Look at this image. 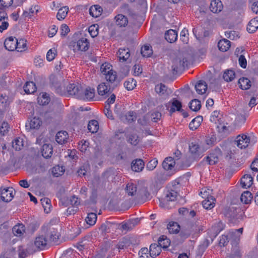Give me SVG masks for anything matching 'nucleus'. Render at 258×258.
I'll return each mask as SVG.
<instances>
[{"label": "nucleus", "mask_w": 258, "mask_h": 258, "mask_svg": "<svg viewBox=\"0 0 258 258\" xmlns=\"http://www.w3.org/2000/svg\"><path fill=\"white\" fill-rule=\"evenodd\" d=\"M41 153L43 157L46 159L50 158L53 153V148L49 144H44L42 147Z\"/></svg>", "instance_id": "obj_18"}, {"label": "nucleus", "mask_w": 258, "mask_h": 258, "mask_svg": "<svg viewBox=\"0 0 258 258\" xmlns=\"http://www.w3.org/2000/svg\"><path fill=\"white\" fill-rule=\"evenodd\" d=\"M72 46L74 51H86L89 48L90 43L87 38L83 37L73 42Z\"/></svg>", "instance_id": "obj_3"}, {"label": "nucleus", "mask_w": 258, "mask_h": 258, "mask_svg": "<svg viewBox=\"0 0 258 258\" xmlns=\"http://www.w3.org/2000/svg\"><path fill=\"white\" fill-rule=\"evenodd\" d=\"M252 183L253 178L250 174H245L241 179V184L243 187H249Z\"/></svg>", "instance_id": "obj_26"}, {"label": "nucleus", "mask_w": 258, "mask_h": 258, "mask_svg": "<svg viewBox=\"0 0 258 258\" xmlns=\"http://www.w3.org/2000/svg\"><path fill=\"white\" fill-rule=\"evenodd\" d=\"M177 196V192L174 190L171 189L170 190H168L165 197L164 200L166 202L175 201L176 200Z\"/></svg>", "instance_id": "obj_41"}, {"label": "nucleus", "mask_w": 258, "mask_h": 258, "mask_svg": "<svg viewBox=\"0 0 258 258\" xmlns=\"http://www.w3.org/2000/svg\"><path fill=\"white\" fill-rule=\"evenodd\" d=\"M83 88L79 84H70L67 88V93L79 99L81 93L82 92Z\"/></svg>", "instance_id": "obj_5"}, {"label": "nucleus", "mask_w": 258, "mask_h": 258, "mask_svg": "<svg viewBox=\"0 0 258 258\" xmlns=\"http://www.w3.org/2000/svg\"><path fill=\"white\" fill-rule=\"evenodd\" d=\"M182 104L181 102L178 101L176 98L172 99V104L171 108L169 111L171 113L174 112L175 111H181Z\"/></svg>", "instance_id": "obj_36"}, {"label": "nucleus", "mask_w": 258, "mask_h": 258, "mask_svg": "<svg viewBox=\"0 0 258 258\" xmlns=\"http://www.w3.org/2000/svg\"><path fill=\"white\" fill-rule=\"evenodd\" d=\"M42 228L43 231L46 233L47 236H49L50 241L53 242L57 241L59 236V234L57 229L51 225L44 226Z\"/></svg>", "instance_id": "obj_6"}, {"label": "nucleus", "mask_w": 258, "mask_h": 258, "mask_svg": "<svg viewBox=\"0 0 258 258\" xmlns=\"http://www.w3.org/2000/svg\"><path fill=\"white\" fill-rule=\"evenodd\" d=\"M97 215L94 213H90L88 214V216L86 217L85 220L86 223L90 225H94L96 222L97 220Z\"/></svg>", "instance_id": "obj_50"}, {"label": "nucleus", "mask_w": 258, "mask_h": 258, "mask_svg": "<svg viewBox=\"0 0 258 258\" xmlns=\"http://www.w3.org/2000/svg\"><path fill=\"white\" fill-rule=\"evenodd\" d=\"M36 250L34 249L32 244H28L27 247L20 245L18 247V252L19 258H26L33 254Z\"/></svg>", "instance_id": "obj_4"}, {"label": "nucleus", "mask_w": 258, "mask_h": 258, "mask_svg": "<svg viewBox=\"0 0 258 258\" xmlns=\"http://www.w3.org/2000/svg\"><path fill=\"white\" fill-rule=\"evenodd\" d=\"M187 60L185 57L179 58L177 57L173 60V64L172 66V70L173 73H176L178 70L184 68L187 65Z\"/></svg>", "instance_id": "obj_7"}, {"label": "nucleus", "mask_w": 258, "mask_h": 258, "mask_svg": "<svg viewBox=\"0 0 258 258\" xmlns=\"http://www.w3.org/2000/svg\"><path fill=\"white\" fill-rule=\"evenodd\" d=\"M155 90L160 96H167L171 93L170 90L168 89L164 84L162 83L156 85Z\"/></svg>", "instance_id": "obj_19"}, {"label": "nucleus", "mask_w": 258, "mask_h": 258, "mask_svg": "<svg viewBox=\"0 0 258 258\" xmlns=\"http://www.w3.org/2000/svg\"><path fill=\"white\" fill-rule=\"evenodd\" d=\"M161 251V249L158 244L152 243L150 246V255L154 257L158 255Z\"/></svg>", "instance_id": "obj_31"}, {"label": "nucleus", "mask_w": 258, "mask_h": 258, "mask_svg": "<svg viewBox=\"0 0 258 258\" xmlns=\"http://www.w3.org/2000/svg\"><path fill=\"white\" fill-rule=\"evenodd\" d=\"M10 128L9 124L7 122H3L0 127V134L3 136L5 135L9 132Z\"/></svg>", "instance_id": "obj_63"}, {"label": "nucleus", "mask_w": 258, "mask_h": 258, "mask_svg": "<svg viewBox=\"0 0 258 258\" xmlns=\"http://www.w3.org/2000/svg\"><path fill=\"white\" fill-rule=\"evenodd\" d=\"M52 89L54 90L56 93L60 95H64L66 94L64 89L61 86L59 82H56V84L52 88Z\"/></svg>", "instance_id": "obj_56"}, {"label": "nucleus", "mask_w": 258, "mask_h": 258, "mask_svg": "<svg viewBox=\"0 0 258 258\" xmlns=\"http://www.w3.org/2000/svg\"><path fill=\"white\" fill-rule=\"evenodd\" d=\"M95 96V90L91 88H83L79 99L90 101Z\"/></svg>", "instance_id": "obj_11"}, {"label": "nucleus", "mask_w": 258, "mask_h": 258, "mask_svg": "<svg viewBox=\"0 0 258 258\" xmlns=\"http://www.w3.org/2000/svg\"><path fill=\"white\" fill-rule=\"evenodd\" d=\"M23 145V140L20 138H16L12 144L13 148L17 151L20 150Z\"/></svg>", "instance_id": "obj_52"}, {"label": "nucleus", "mask_w": 258, "mask_h": 258, "mask_svg": "<svg viewBox=\"0 0 258 258\" xmlns=\"http://www.w3.org/2000/svg\"><path fill=\"white\" fill-rule=\"evenodd\" d=\"M217 152H219V151L210 153L208 156L204 158V160L207 162L210 165H214L216 164L219 161V158L218 156L214 153Z\"/></svg>", "instance_id": "obj_32"}, {"label": "nucleus", "mask_w": 258, "mask_h": 258, "mask_svg": "<svg viewBox=\"0 0 258 258\" xmlns=\"http://www.w3.org/2000/svg\"><path fill=\"white\" fill-rule=\"evenodd\" d=\"M246 120L244 115L242 114L238 115L235 118V125L237 126H239L243 124Z\"/></svg>", "instance_id": "obj_60"}, {"label": "nucleus", "mask_w": 258, "mask_h": 258, "mask_svg": "<svg viewBox=\"0 0 258 258\" xmlns=\"http://www.w3.org/2000/svg\"><path fill=\"white\" fill-rule=\"evenodd\" d=\"M215 199L212 196L207 197V198L202 202L203 207L206 209H211L215 205Z\"/></svg>", "instance_id": "obj_27"}, {"label": "nucleus", "mask_w": 258, "mask_h": 258, "mask_svg": "<svg viewBox=\"0 0 258 258\" xmlns=\"http://www.w3.org/2000/svg\"><path fill=\"white\" fill-rule=\"evenodd\" d=\"M34 244L38 250H43L47 246V240L45 236L39 235L35 238Z\"/></svg>", "instance_id": "obj_12"}, {"label": "nucleus", "mask_w": 258, "mask_h": 258, "mask_svg": "<svg viewBox=\"0 0 258 258\" xmlns=\"http://www.w3.org/2000/svg\"><path fill=\"white\" fill-rule=\"evenodd\" d=\"M223 78L226 82H230L235 78V72L232 70H227L224 72Z\"/></svg>", "instance_id": "obj_51"}, {"label": "nucleus", "mask_w": 258, "mask_h": 258, "mask_svg": "<svg viewBox=\"0 0 258 258\" xmlns=\"http://www.w3.org/2000/svg\"><path fill=\"white\" fill-rule=\"evenodd\" d=\"M158 164V160L156 159L151 160L146 165V169L149 171L153 170Z\"/></svg>", "instance_id": "obj_57"}, {"label": "nucleus", "mask_w": 258, "mask_h": 258, "mask_svg": "<svg viewBox=\"0 0 258 258\" xmlns=\"http://www.w3.org/2000/svg\"><path fill=\"white\" fill-rule=\"evenodd\" d=\"M13 190V188L11 187L3 189L1 191V198L2 200L6 202H10L14 197Z\"/></svg>", "instance_id": "obj_13"}, {"label": "nucleus", "mask_w": 258, "mask_h": 258, "mask_svg": "<svg viewBox=\"0 0 258 258\" xmlns=\"http://www.w3.org/2000/svg\"><path fill=\"white\" fill-rule=\"evenodd\" d=\"M4 45L6 49L9 51H13L17 48L16 39L13 37L7 38L4 42Z\"/></svg>", "instance_id": "obj_15"}, {"label": "nucleus", "mask_w": 258, "mask_h": 258, "mask_svg": "<svg viewBox=\"0 0 258 258\" xmlns=\"http://www.w3.org/2000/svg\"><path fill=\"white\" fill-rule=\"evenodd\" d=\"M195 89L198 94H203L207 89V85L205 81L200 80L195 85Z\"/></svg>", "instance_id": "obj_23"}, {"label": "nucleus", "mask_w": 258, "mask_h": 258, "mask_svg": "<svg viewBox=\"0 0 258 258\" xmlns=\"http://www.w3.org/2000/svg\"><path fill=\"white\" fill-rule=\"evenodd\" d=\"M124 86L127 90H132L136 86V81L134 79H128L124 82Z\"/></svg>", "instance_id": "obj_53"}, {"label": "nucleus", "mask_w": 258, "mask_h": 258, "mask_svg": "<svg viewBox=\"0 0 258 258\" xmlns=\"http://www.w3.org/2000/svg\"><path fill=\"white\" fill-rule=\"evenodd\" d=\"M42 205L44 208V211L46 213H48L49 211H47L46 208H48L49 209L50 207V200L48 198H43L41 200Z\"/></svg>", "instance_id": "obj_64"}, {"label": "nucleus", "mask_w": 258, "mask_h": 258, "mask_svg": "<svg viewBox=\"0 0 258 258\" xmlns=\"http://www.w3.org/2000/svg\"><path fill=\"white\" fill-rule=\"evenodd\" d=\"M167 229L170 233L176 234L179 232L180 226L177 222L172 221L167 225Z\"/></svg>", "instance_id": "obj_37"}, {"label": "nucleus", "mask_w": 258, "mask_h": 258, "mask_svg": "<svg viewBox=\"0 0 258 258\" xmlns=\"http://www.w3.org/2000/svg\"><path fill=\"white\" fill-rule=\"evenodd\" d=\"M189 107L192 111H198L201 107V102L198 99H193L190 102Z\"/></svg>", "instance_id": "obj_48"}, {"label": "nucleus", "mask_w": 258, "mask_h": 258, "mask_svg": "<svg viewBox=\"0 0 258 258\" xmlns=\"http://www.w3.org/2000/svg\"><path fill=\"white\" fill-rule=\"evenodd\" d=\"M88 129L92 133H96L99 129L98 122L96 120H90L88 124Z\"/></svg>", "instance_id": "obj_43"}, {"label": "nucleus", "mask_w": 258, "mask_h": 258, "mask_svg": "<svg viewBox=\"0 0 258 258\" xmlns=\"http://www.w3.org/2000/svg\"><path fill=\"white\" fill-rule=\"evenodd\" d=\"M175 162L174 159L171 157L166 158L162 163L163 168L166 171H170V175L173 174L175 172L174 169Z\"/></svg>", "instance_id": "obj_10"}, {"label": "nucleus", "mask_w": 258, "mask_h": 258, "mask_svg": "<svg viewBox=\"0 0 258 258\" xmlns=\"http://www.w3.org/2000/svg\"><path fill=\"white\" fill-rule=\"evenodd\" d=\"M137 188L133 183H128L126 186V191L128 196H133L137 193Z\"/></svg>", "instance_id": "obj_47"}, {"label": "nucleus", "mask_w": 258, "mask_h": 258, "mask_svg": "<svg viewBox=\"0 0 258 258\" xmlns=\"http://www.w3.org/2000/svg\"><path fill=\"white\" fill-rule=\"evenodd\" d=\"M110 91V87L107 86L105 83L100 84L97 87L98 93L99 95H108Z\"/></svg>", "instance_id": "obj_25"}, {"label": "nucleus", "mask_w": 258, "mask_h": 258, "mask_svg": "<svg viewBox=\"0 0 258 258\" xmlns=\"http://www.w3.org/2000/svg\"><path fill=\"white\" fill-rule=\"evenodd\" d=\"M177 32L173 29L168 30L165 34V39L170 43L174 42L177 39Z\"/></svg>", "instance_id": "obj_20"}, {"label": "nucleus", "mask_w": 258, "mask_h": 258, "mask_svg": "<svg viewBox=\"0 0 258 258\" xmlns=\"http://www.w3.org/2000/svg\"><path fill=\"white\" fill-rule=\"evenodd\" d=\"M105 79L111 83H118L120 81L117 78L116 72L113 70L105 76Z\"/></svg>", "instance_id": "obj_45"}, {"label": "nucleus", "mask_w": 258, "mask_h": 258, "mask_svg": "<svg viewBox=\"0 0 258 258\" xmlns=\"http://www.w3.org/2000/svg\"><path fill=\"white\" fill-rule=\"evenodd\" d=\"M236 142L237 147L240 149H245L251 143L250 137L244 134L238 135L236 137Z\"/></svg>", "instance_id": "obj_8"}, {"label": "nucleus", "mask_w": 258, "mask_h": 258, "mask_svg": "<svg viewBox=\"0 0 258 258\" xmlns=\"http://www.w3.org/2000/svg\"><path fill=\"white\" fill-rule=\"evenodd\" d=\"M239 87L242 90L248 89L251 86L250 81L247 78L242 77L238 80Z\"/></svg>", "instance_id": "obj_33"}, {"label": "nucleus", "mask_w": 258, "mask_h": 258, "mask_svg": "<svg viewBox=\"0 0 258 258\" xmlns=\"http://www.w3.org/2000/svg\"><path fill=\"white\" fill-rule=\"evenodd\" d=\"M205 150L204 148L196 142H191L189 144V152L195 160H198L201 158L203 153Z\"/></svg>", "instance_id": "obj_2"}, {"label": "nucleus", "mask_w": 258, "mask_h": 258, "mask_svg": "<svg viewBox=\"0 0 258 258\" xmlns=\"http://www.w3.org/2000/svg\"><path fill=\"white\" fill-rule=\"evenodd\" d=\"M253 197L251 193L249 191H244L241 195L240 200L244 204H248L250 203Z\"/></svg>", "instance_id": "obj_39"}, {"label": "nucleus", "mask_w": 258, "mask_h": 258, "mask_svg": "<svg viewBox=\"0 0 258 258\" xmlns=\"http://www.w3.org/2000/svg\"><path fill=\"white\" fill-rule=\"evenodd\" d=\"M136 117V113L134 111H129L125 115V118L128 123L135 121Z\"/></svg>", "instance_id": "obj_58"}, {"label": "nucleus", "mask_w": 258, "mask_h": 258, "mask_svg": "<svg viewBox=\"0 0 258 258\" xmlns=\"http://www.w3.org/2000/svg\"><path fill=\"white\" fill-rule=\"evenodd\" d=\"M138 195L139 198H141L143 200L146 201L150 198V193L148 191V187L146 186H143L141 188H139Z\"/></svg>", "instance_id": "obj_24"}, {"label": "nucleus", "mask_w": 258, "mask_h": 258, "mask_svg": "<svg viewBox=\"0 0 258 258\" xmlns=\"http://www.w3.org/2000/svg\"><path fill=\"white\" fill-rule=\"evenodd\" d=\"M17 50L19 52H22L26 49L27 44L26 40L24 39H17Z\"/></svg>", "instance_id": "obj_44"}, {"label": "nucleus", "mask_w": 258, "mask_h": 258, "mask_svg": "<svg viewBox=\"0 0 258 258\" xmlns=\"http://www.w3.org/2000/svg\"><path fill=\"white\" fill-rule=\"evenodd\" d=\"M68 137V134L66 131H59L56 135L55 140L58 144L62 145L67 141Z\"/></svg>", "instance_id": "obj_21"}, {"label": "nucleus", "mask_w": 258, "mask_h": 258, "mask_svg": "<svg viewBox=\"0 0 258 258\" xmlns=\"http://www.w3.org/2000/svg\"><path fill=\"white\" fill-rule=\"evenodd\" d=\"M223 8V4L220 0H213L211 1L210 9L213 13H219L222 10Z\"/></svg>", "instance_id": "obj_17"}, {"label": "nucleus", "mask_w": 258, "mask_h": 258, "mask_svg": "<svg viewBox=\"0 0 258 258\" xmlns=\"http://www.w3.org/2000/svg\"><path fill=\"white\" fill-rule=\"evenodd\" d=\"M49 102V98L47 94H43L41 97H38V102L40 104L44 105L47 104Z\"/></svg>", "instance_id": "obj_62"}, {"label": "nucleus", "mask_w": 258, "mask_h": 258, "mask_svg": "<svg viewBox=\"0 0 258 258\" xmlns=\"http://www.w3.org/2000/svg\"><path fill=\"white\" fill-rule=\"evenodd\" d=\"M100 70L102 73L105 76L113 70L112 66L108 63H103L101 66Z\"/></svg>", "instance_id": "obj_54"}, {"label": "nucleus", "mask_w": 258, "mask_h": 258, "mask_svg": "<svg viewBox=\"0 0 258 258\" xmlns=\"http://www.w3.org/2000/svg\"><path fill=\"white\" fill-rule=\"evenodd\" d=\"M24 90L27 94L34 93L36 91L35 84L33 82H27L24 86Z\"/></svg>", "instance_id": "obj_35"}, {"label": "nucleus", "mask_w": 258, "mask_h": 258, "mask_svg": "<svg viewBox=\"0 0 258 258\" xmlns=\"http://www.w3.org/2000/svg\"><path fill=\"white\" fill-rule=\"evenodd\" d=\"M12 232L16 236H23L26 232L25 226L22 223H18L13 227Z\"/></svg>", "instance_id": "obj_16"}, {"label": "nucleus", "mask_w": 258, "mask_h": 258, "mask_svg": "<svg viewBox=\"0 0 258 258\" xmlns=\"http://www.w3.org/2000/svg\"><path fill=\"white\" fill-rule=\"evenodd\" d=\"M141 53L143 57H148L151 56L153 53L152 47L149 45H145L142 47Z\"/></svg>", "instance_id": "obj_42"}, {"label": "nucleus", "mask_w": 258, "mask_h": 258, "mask_svg": "<svg viewBox=\"0 0 258 258\" xmlns=\"http://www.w3.org/2000/svg\"><path fill=\"white\" fill-rule=\"evenodd\" d=\"M41 124L42 121L39 118L34 117L30 121V128L31 129H38L41 126Z\"/></svg>", "instance_id": "obj_46"}, {"label": "nucleus", "mask_w": 258, "mask_h": 258, "mask_svg": "<svg viewBox=\"0 0 258 258\" xmlns=\"http://www.w3.org/2000/svg\"><path fill=\"white\" fill-rule=\"evenodd\" d=\"M116 24L119 27H125L128 24L127 18L122 14H118L115 17Z\"/></svg>", "instance_id": "obj_29"}, {"label": "nucleus", "mask_w": 258, "mask_h": 258, "mask_svg": "<svg viewBox=\"0 0 258 258\" xmlns=\"http://www.w3.org/2000/svg\"><path fill=\"white\" fill-rule=\"evenodd\" d=\"M138 219H133L126 222H122L118 224L117 228L122 232H126L132 230L138 224Z\"/></svg>", "instance_id": "obj_9"}, {"label": "nucleus", "mask_w": 258, "mask_h": 258, "mask_svg": "<svg viewBox=\"0 0 258 258\" xmlns=\"http://www.w3.org/2000/svg\"><path fill=\"white\" fill-rule=\"evenodd\" d=\"M145 166V163L142 159H137L133 160L131 164V169L135 172L142 171Z\"/></svg>", "instance_id": "obj_14"}, {"label": "nucleus", "mask_w": 258, "mask_h": 258, "mask_svg": "<svg viewBox=\"0 0 258 258\" xmlns=\"http://www.w3.org/2000/svg\"><path fill=\"white\" fill-rule=\"evenodd\" d=\"M102 11V8L100 6L94 5L90 8L89 13L92 17L97 18L101 15Z\"/></svg>", "instance_id": "obj_28"}, {"label": "nucleus", "mask_w": 258, "mask_h": 258, "mask_svg": "<svg viewBox=\"0 0 258 258\" xmlns=\"http://www.w3.org/2000/svg\"><path fill=\"white\" fill-rule=\"evenodd\" d=\"M98 26L95 25H91L89 27L88 31L92 37L94 38L97 36L98 34Z\"/></svg>", "instance_id": "obj_61"}, {"label": "nucleus", "mask_w": 258, "mask_h": 258, "mask_svg": "<svg viewBox=\"0 0 258 258\" xmlns=\"http://www.w3.org/2000/svg\"><path fill=\"white\" fill-rule=\"evenodd\" d=\"M128 142L132 145L136 146L139 143V138L136 134H133L129 135Z\"/></svg>", "instance_id": "obj_55"}, {"label": "nucleus", "mask_w": 258, "mask_h": 258, "mask_svg": "<svg viewBox=\"0 0 258 258\" xmlns=\"http://www.w3.org/2000/svg\"><path fill=\"white\" fill-rule=\"evenodd\" d=\"M170 240L164 235L160 236L158 239V245L160 247L166 249L170 245Z\"/></svg>", "instance_id": "obj_40"}, {"label": "nucleus", "mask_w": 258, "mask_h": 258, "mask_svg": "<svg viewBox=\"0 0 258 258\" xmlns=\"http://www.w3.org/2000/svg\"><path fill=\"white\" fill-rule=\"evenodd\" d=\"M258 29V17L251 19L247 26V30L249 33H253Z\"/></svg>", "instance_id": "obj_22"}, {"label": "nucleus", "mask_w": 258, "mask_h": 258, "mask_svg": "<svg viewBox=\"0 0 258 258\" xmlns=\"http://www.w3.org/2000/svg\"><path fill=\"white\" fill-rule=\"evenodd\" d=\"M223 213L230 223L237 224L242 217V212L239 208L230 207L225 208Z\"/></svg>", "instance_id": "obj_1"}, {"label": "nucleus", "mask_w": 258, "mask_h": 258, "mask_svg": "<svg viewBox=\"0 0 258 258\" xmlns=\"http://www.w3.org/2000/svg\"><path fill=\"white\" fill-rule=\"evenodd\" d=\"M57 51L55 49H49L46 54V59L50 61L54 59L56 55Z\"/></svg>", "instance_id": "obj_59"}, {"label": "nucleus", "mask_w": 258, "mask_h": 258, "mask_svg": "<svg viewBox=\"0 0 258 258\" xmlns=\"http://www.w3.org/2000/svg\"><path fill=\"white\" fill-rule=\"evenodd\" d=\"M218 46L220 50L226 51L230 47V41L226 39H223L219 41Z\"/></svg>", "instance_id": "obj_30"}, {"label": "nucleus", "mask_w": 258, "mask_h": 258, "mask_svg": "<svg viewBox=\"0 0 258 258\" xmlns=\"http://www.w3.org/2000/svg\"><path fill=\"white\" fill-rule=\"evenodd\" d=\"M119 59H122L123 61L126 60L130 56V50L128 48H120L118 52Z\"/></svg>", "instance_id": "obj_38"}, {"label": "nucleus", "mask_w": 258, "mask_h": 258, "mask_svg": "<svg viewBox=\"0 0 258 258\" xmlns=\"http://www.w3.org/2000/svg\"><path fill=\"white\" fill-rule=\"evenodd\" d=\"M69 11V8L67 7H64L59 9L58 13L56 15L57 19L58 20H63Z\"/></svg>", "instance_id": "obj_49"}, {"label": "nucleus", "mask_w": 258, "mask_h": 258, "mask_svg": "<svg viewBox=\"0 0 258 258\" xmlns=\"http://www.w3.org/2000/svg\"><path fill=\"white\" fill-rule=\"evenodd\" d=\"M203 121V117L202 116H198L194 119L192 120V121L189 124V127L190 130L194 131L198 128V127L200 125L201 123Z\"/></svg>", "instance_id": "obj_34"}]
</instances>
